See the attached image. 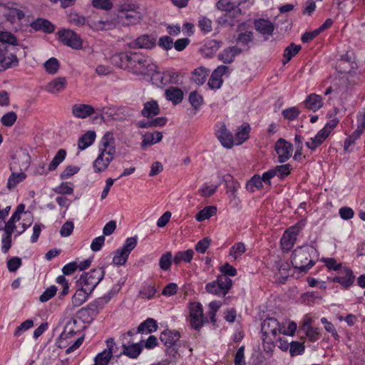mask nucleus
I'll return each instance as SVG.
<instances>
[{"instance_id": "obj_1", "label": "nucleus", "mask_w": 365, "mask_h": 365, "mask_svg": "<svg viewBox=\"0 0 365 365\" xmlns=\"http://www.w3.org/2000/svg\"><path fill=\"white\" fill-rule=\"evenodd\" d=\"M314 252V247L308 245L295 249L291 259L294 268L299 272H307L314 264V262L311 259V254Z\"/></svg>"}, {"instance_id": "obj_2", "label": "nucleus", "mask_w": 365, "mask_h": 365, "mask_svg": "<svg viewBox=\"0 0 365 365\" xmlns=\"http://www.w3.org/2000/svg\"><path fill=\"white\" fill-rule=\"evenodd\" d=\"M130 61V70L135 73L152 75L156 71L157 66L152 63L151 58L141 53H132Z\"/></svg>"}, {"instance_id": "obj_3", "label": "nucleus", "mask_w": 365, "mask_h": 365, "mask_svg": "<svg viewBox=\"0 0 365 365\" xmlns=\"http://www.w3.org/2000/svg\"><path fill=\"white\" fill-rule=\"evenodd\" d=\"M105 271L101 267L94 268L83 274L77 283L84 290L92 292L104 277Z\"/></svg>"}, {"instance_id": "obj_4", "label": "nucleus", "mask_w": 365, "mask_h": 365, "mask_svg": "<svg viewBox=\"0 0 365 365\" xmlns=\"http://www.w3.org/2000/svg\"><path fill=\"white\" fill-rule=\"evenodd\" d=\"M240 4L233 0H220L217 3V8L224 11L226 14L218 20L219 24L225 26H233V21H228V16L237 17L241 15V9L238 7Z\"/></svg>"}, {"instance_id": "obj_5", "label": "nucleus", "mask_w": 365, "mask_h": 365, "mask_svg": "<svg viewBox=\"0 0 365 365\" xmlns=\"http://www.w3.org/2000/svg\"><path fill=\"white\" fill-rule=\"evenodd\" d=\"M232 285V280L225 275H219L215 281L206 284L205 289L208 293L225 296Z\"/></svg>"}, {"instance_id": "obj_6", "label": "nucleus", "mask_w": 365, "mask_h": 365, "mask_svg": "<svg viewBox=\"0 0 365 365\" xmlns=\"http://www.w3.org/2000/svg\"><path fill=\"white\" fill-rule=\"evenodd\" d=\"M189 312L190 324L195 330H200L202 325L208 322L203 314L202 304L199 302L190 303Z\"/></svg>"}, {"instance_id": "obj_7", "label": "nucleus", "mask_w": 365, "mask_h": 365, "mask_svg": "<svg viewBox=\"0 0 365 365\" xmlns=\"http://www.w3.org/2000/svg\"><path fill=\"white\" fill-rule=\"evenodd\" d=\"M137 245L136 237H129L125 240V242L122 248L117 250L114 252L113 257V263L116 265H124L128 259L131 251Z\"/></svg>"}, {"instance_id": "obj_8", "label": "nucleus", "mask_w": 365, "mask_h": 365, "mask_svg": "<svg viewBox=\"0 0 365 365\" xmlns=\"http://www.w3.org/2000/svg\"><path fill=\"white\" fill-rule=\"evenodd\" d=\"M14 48L9 46L6 48V51L0 53V72L18 66L19 59L13 51Z\"/></svg>"}, {"instance_id": "obj_9", "label": "nucleus", "mask_w": 365, "mask_h": 365, "mask_svg": "<svg viewBox=\"0 0 365 365\" xmlns=\"http://www.w3.org/2000/svg\"><path fill=\"white\" fill-rule=\"evenodd\" d=\"M133 110L128 107L108 108L103 114L114 120L123 121L133 115Z\"/></svg>"}, {"instance_id": "obj_10", "label": "nucleus", "mask_w": 365, "mask_h": 365, "mask_svg": "<svg viewBox=\"0 0 365 365\" xmlns=\"http://www.w3.org/2000/svg\"><path fill=\"white\" fill-rule=\"evenodd\" d=\"M300 230L301 227L295 225L290 227L284 232L281 238V246L283 250L288 252L292 248Z\"/></svg>"}, {"instance_id": "obj_11", "label": "nucleus", "mask_w": 365, "mask_h": 365, "mask_svg": "<svg viewBox=\"0 0 365 365\" xmlns=\"http://www.w3.org/2000/svg\"><path fill=\"white\" fill-rule=\"evenodd\" d=\"M275 150L278 155V161L284 163L292 156V145L283 138H279L275 143Z\"/></svg>"}, {"instance_id": "obj_12", "label": "nucleus", "mask_w": 365, "mask_h": 365, "mask_svg": "<svg viewBox=\"0 0 365 365\" xmlns=\"http://www.w3.org/2000/svg\"><path fill=\"white\" fill-rule=\"evenodd\" d=\"M59 38L65 45L75 49L82 47L81 38L71 30H62L58 32Z\"/></svg>"}, {"instance_id": "obj_13", "label": "nucleus", "mask_w": 365, "mask_h": 365, "mask_svg": "<svg viewBox=\"0 0 365 365\" xmlns=\"http://www.w3.org/2000/svg\"><path fill=\"white\" fill-rule=\"evenodd\" d=\"M107 349L99 353L95 358V363L97 365H108L112 358L113 348L115 346L114 339L109 338L106 340Z\"/></svg>"}, {"instance_id": "obj_14", "label": "nucleus", "mask_w": 365, "mask_h": 365, "mask_svg": "<svg viewBox=\"0 0 365 365\" xmlns=\"http://www.w3.org/2000/svg\"><path fill=\"white\" fill-rule=\"evenodd\" d=\"M95 112V108L90 104L76 103L71 107V113L77 118H87L93 115Z\"/></svg>"}, {"instance_id": "obj_15", "label": "nucleus", "mask_w": 365, "mask_h": 365, "mask_svg": "<svg viewBox=\"0 0 365 365\" xmlns=\"http://www.w3.org/2000/svg\"><path fill=\"white\" fill-rule=\"evenodd\" d=\"M217 127L215 133L217 139L225 148H231L234 144L232 133L227 129L224 123H220Z\"/></svg>"}, {"instance_id": "obj_16", "label": "nucleus", "mask_w": 365, "mask_h": 365, "mask_svg": "<svg viewBox=\"0 0 365 365\" xmlns=\"http://www.w3.org/2000/svg\"><path fill=\"white\" fill-rule=\"evenodd\" d=\"M113 159V155H109L103 152H100L98 156L93 163L94 172L101 173L105 171Z\"/></svg>"}, {"instance_id": "obj_17", "label": "nucleus", "mask_w": 365, "mask_h": 365, "mask_svg": "<svg viewBox=\"0 0 365 365\" xmlns=\"http://www.w3.org/2000/svg\"><path fill=\"white\" fill-rule=\"evenodd\" d=\"M100 152H103L109 155L115 154V147L114 145V137L111 132H107L103 136L99 146Z\"/></svg>"}, {"instance_id": "obj_18", "label": "nucleus", "mask_w": 365, "mask_h": 365, "mask_svg": "<svg viewBox=\"0 0 365 365\" xmlns=\"http://www.w3.org/2000/svg\"><path fill=\"white\" fill-rule=\"evenodd\" d=\"M280 325L274 318H267L262 323V332L264 336L272 334L274 336L279 331Z\"/></svg>"}, {"instance_id": "obj_19", "label": "nucleus", "mask_w": 365, "mask_h": 365, "mask_svg": "<svg viewBox=\"0 0 365 365\" xmlns=\"http://www.w3.org/2000/svg\"><path fill=\"white\" fill-rule=\"evenodd\" d=\"M255 29L263 36H271L273 34L274 24L267 19H259L254 22Z\"/></svg>"}, {"instance_id": "obj_20", "label": "nucleus", "mask_w": 365, "mask_h": 365, "mask_svg": "<svg viewBox=\"0 0 365 365\" xmlns=\"http://www.w3.org/2000/svg\"><path fill=\"white\" fill-rule=\"evenodd\" d=\"M131 53L132 52L115 53L111 57V62L117 67L130 70Z\"/></svg>"}, {"instance_id": "obj_21", "label": "nucleus", "mask_w": 365, "mask_h": 365, "mask_svg": "<svg viewBox=\"0 0 365 365\" xmlns=\"http://www.w3.org/2000/svg\"><path fill=\"white\" fill-rule=\"evenodd\" d=\"M67 86L66 77H57L51 81L46 86V90L52 93L56 94L63 91Z\"/></svg>"}, {"instance_id": "obj_22", "label": "nucleus", "mask_w": 365, "mask_h": 365, "mask_svg": "<svg viewBox=\"0 0 365 365\" xmlns=\"http://www.w3.org/2000/svg\"><path fill=\"white\" fill-rule=\"evenodd\" d=\"M119 22L123 26H131L140 22L142 18L140 12L118 14Z\"/></svg>"}, {"instance_id": "obj_23", "label": "nucleus", "mask_w": 365, "mask_h": 365, "mask_svg": "<svg viewBox=\"0 0 365 365\" xmlns=\"http://www.w3.org/2000/svg\"><path fill=\"white\" fill-rule=\"evenodd\" d=\"M312 319H307L304 321L301 329L305 333L306 336L309 338V339L312 341H317L320 337V334L319 331V329L317 327H313L311 325Z\"/></svg>"}, {"instance_id": "obj_24", "label": "nucleus", "mask_w": 365, "mask_h": 365, "mask_svg": "<svg viewBox=\"0 0 365 365\" xmlns=\"http://www.w3.org/2000/svg\"><path fill=\"white\" fill-rule=\"evenodd\" d=\"M180 339L178 331L165 330L161 333L160 339L168 348L173 347Z\"/></svg>"}, {"instance_id": "obj_25", "label": "nucleus", "mask_w": 365, "mask_h": 365, "mask_svg": "<svg viewBox=\"0 0 365 365\" xmlns=\"http://www.w3.org/2000/svg\"><path fill=\"white\" fill-rule=\"evenodd\" d=\"M354 278L352 271L345 268L339 276L334 278V281L341 284L344 287H349L354 283Z\"/></svg>"}, {"instance_id": "obj_26", "label": "nucleus", "mask_w": 365, "mask_h": 365, "mask_svg": "<svg viewBox=\"0 0 365 365\" xmlns=\"http://www.w3.org/2000/svg\"><path fill=\"white\" fill-rule=\"evenodd\" d=\"M329 134L330 133L328 128H323L318 132L314 138H311L310 141L306 143V145L312 150H315L317 147L320 145L325 140Z\"/></svg>"}, {"instance_id": "obj_27", "label": "nucleus", "mask_w": 365, "mask_h": 365, "mask_svg": "<svg viewBox=\"0 0 365 365\" xmlns=\"http://www.w3.org/2000/svg\"><path fill=\"white\" fill-rule=\"evenodd\" d=\"M241 52V48H237V46H232L225 48L219 54L218 57L220 60H221L225 63H230L234 61L235 57L240 54Z\"/></svg>"}, {"instance_id": "obj_28", "label": "nucleus", "mask_w": 365, "mask_h": 365, "mask_svg": "<svg viewBox=\"0 0 365 365\" xmlns=\"http://www.w3.org/2000/svg\"><path fill=\"white\" fill-rule=\"evenodd\" d=\"M304 103L305 107L312 111H317L323 106L322 96L315 93L309 95Z\"/></svg>"}, {"instance_id": "obj_29", "label": "nucleus", "mask_w": 365, "mask_h": 365, "mask_svg": "<svg viewBox=\"0 0 365 365\" xmlns=\"http://www.w3.org/2000/svg\"><path fill=\"white\" fill-rule=\"evenodd\" d=\"M162 138L163 133L161 132L155 131L154 133H146L143 135L141 147L143 149H145L148 146L160 142Z\"/></svg>"}, {"instance_id": "obj_30", "label": "nucleus", "mask_w": 365, "mask_h": 365, "mask_svg": "<svg viewBox=\"0 0 365 365\" xmlns=\"http://www.w3.org/2000/svg\"><path fill=\"white\" fill-rule=\"evenodd\" d=\"M87 24L90 28L96 31L110 29L113 26V23L110 21H103L92 18L88 19Z\"/></svg>"}, {"instance_id": "obj_31", "label": "nucleus", "mask_w": 365, "mask_h": 365, "mask_svg": "<svg viewBox=\"0 0 365 365\" xmlns=\"http://www.w3.org/2000/svg\"><path fill=\"white\" fill-rule=\"evenodd\" d=\"M31 26L36 31L41 30L46 33H52L54 31V26L44 19H37L31 24Z\"/></svg>"}, {"instance_id": "obj_32", "label": "nucleus", "mask_w": 365, "mask_h": 365, "mask_svg": "<svg viewBox=\"0 0 365 365\" xmlns=\"http://www.w3.org/2000/svg\"><path fill=\"white\" fill-rule=\"evenodd\" d=\"M158 80L160 81L162 85H166L167 83H178L179 81V74L175 72H164L163 73H157L155 75Z\"/></svg>"}, {"instance_id": "obj_33", "label": "nucleus", "mask_w": 365, "mask_h": 365, "mask_svg": "<svg viewBox=\"0 0 365 365\" xmlns=\"http://www.w3.org/2000/svg\"><path fill=\"white\" fill-rule=\"evenodd\" d=\"M160 113V108L157 101H150L144 104L143 109L141 111L143 116L150 118L153 115H157Z\"/></svg>"}, {"instance_id": "obj_34", "label": "nucleus", "mask_w": 365, "mask_h": 365, "mask_svg": "<svg viewBox=\"0 0 365 365\" xmlns=\"http://www.w3.org/2000/svg\"><path fill=\"white\" fill-rule=\"evenodd\" d=\"M96 133L92 130L86 132L83 135L78 142V146L80 150H84L89 147L95 140Z\"/></svg>"}, {"instance_id": "obj_35", "label": "nucleus", "mask_w": 365, "mask_h": 365, "mask_svg": "<svg viewBox=\"0 0 365 365\" xmlns=\"http://www.w3.org/2000/svg\"><path fill=\"white\" fill-rule=\"evenodd\" d=\"M165 96L168 100L177 104L182 101L183 92L178 88L171 87L165 91Z\"/></svg>"}, {"instance_id": "obj_36", "label": "nucleus", "mask_w": 365, "mask_h": 365, "mask_svg": "<svg viewBox=\"0 0 365 365\" xmlns=\"http://www.w3.org/2000/svg\"><path fill=\"white\" fill-rule=\"evenodd\" d=\"M91 294V292H87L84 290L83 287H81V289H78L75 292L71 299L73 306L75 307L81 306L84 302H86L87 297Z\"/></svg>"}, {"instance_id": "obj_37", "label": "nucleus", "mask_w": 365, "mask_h": 365, "mask_svg": "<svg viewBox=\"0 0 365 365\" xmlns=\"http://www.w3.org/2000/svg\"><path fill=\"white\" fill-rule=\"evenodd\" d=\"M250 126L248 123L242 124L235 133L236 144L240 145L249 138Z\"/></svg>"}, {"instance_id": "obj_38", "label": "nucleus", "mask_w": 365, "mask_h": 365, "mask_svg": "<svg viewBox=\"0 0 365 365\" xmlns=\"http://www.w3.org/2000/svg\"><path fill=\"white\" fill-rule=\"evenodd\" d=\"M194 255V251L188 249L185 251L178 252L173 257V262L175 264H180L181 262H190Z\"/></svg>"}, {"instance_id": "obj_39", "label": "nucleus", "mask_w": 365, "mask_h": 365, "mask_svg": "<svg viewBox=\"0 0 365 365\" xmlns=\"http://www.w3.org/2000/svg\"><path fill=\"white\" fill-rule=\"evenodd\" d=\"M158 325L156 321L152 318H149L138 326V332L149 334L156 331Z\"/></svg>"}, {"instance_id": "obj_40", "label": "nucleus", "mask_w": 365, "mask_h": 365, "mask_svg": "<svg viewBox=\"0 0 365 365\" xmlns=\"http://www.w3.org/2000/svg\"><path fill=\"white\" fill-rule=\"evenodd\" d=\"M209 71L203 67H200L194 70L192 73V80L197 85H202L208 76Z\"/></svg>"}, {"instance_id": "obj_41", "label": "nucleus", "mask_w": 365, "mask_h": 365, "mask_svg": "<svg viewBox=\"0 0 365 365\" xmlns=\"http://www.w3.org/2000/svg\"><path fill=\"white\" fill-rule=\"evenodd\" d=\"M217 212L215 206H207L199 211L195 215V219L198 222H202L215 215Z\"/></svg>"}, {"instance_id": "obj_42", "label": "nucleus", "mask_w": 365, "mask_h": 365, "mask_svg": "<svg viewBox=\"0 0 365 365\" xmlns=\"http://www.w3.org/2000/svg\"><path fill=\"white\" fill-rule=\"evenodd\" d=\"M227 192L229 194L230 197L235 199L237 197V191L240 187L238 182L234 180L231 176H227L225 179Z\"/></svg>"}, {"instance_id": "obj_43", "label": "nucleus", "mask_w": 365, "mask_h": 365, "mask_svg": "<svg viewBox=\"0 0 365 365\" xmlns=\"http://www.w3.org/2000/svg\"><path fill=\"white\" fill-rule=\"evenodd\" d=\"M123 353L130 358H136L141 352L142 349L139 344H132L131 345H126L123 344Z\"/></svg>"}, {"instance_id": "obj_44", "label": "nucleus", "mask_w": 365, "mask_h": 365, "mask_svg": "<svg viewBox=\"0 0 365 365\" xmlns=\"http://www.w3.org/2000/svg\"><path fill=\"white\" fill-rule=\"evenodd\" d=\"M302 48L300 45H295L294 43H291L289 46H287L284 52V58L282 60V63H287L293 56H294Z\"/></svg>"}, {"instance_id": "obj_45", "label": "nucleus", "mask_w": 365, "mask_h": 365, "mask_svg": "<svg viewBox=\"0 0 365 365\" xmlns=\"http://www.w3.org/2000/svg\"><path fill=\"white\" fill-rule=\"evenodd\" d=\"M76 323L77 321L73 319H70L67 322L64 331L60 335V342H63V340H66L69 336H73L74 334H76V331L74 330L73 327L76 324Z\"/></svg>"}, {"instance_id": "obj_46", "label": "nucleus", "mask_w": 365, "mask_h": 365, "mask_svg": "<svg viewBox=\"0 0 365 365\" xmlns=\"http://www.w3.org/2000/svg\"><path fill=\"white\" fill-rule=\"evenodd\" d=\"M155 38L148 35H143L136 39V44L140 48H150L155 44Z\"/></svg>"}, {"instance_id": "obj_47", "label": "nucleus", "mask_w": 365, "mask_h": 365, "mask_svg": "<svg viewBox=\"0 0 365 365\" xmlns=\"http://www.w3.org/2000/svg\"><path fill=\"white\" fill-rule=\"evenodd\" d=\"M26 178V175L21 173H13L10 175L7 182V187L9 190L14 189L19 183L24 180Z\"/></svg>"}, {"instance_id": "obj_48", "label": "nucleus", "mask_w": 365, "mask_h": 365, "mask_svg": "<svg viewBox=\"0 0 365 365\" xmlns=\"http://www.w3.org/2000/svg\"><path fill=\"white\" fill-rule=\"evenodd\" d=\"M66 151L64 149H60L53 158L48 165V170L53 171L56 169L58 165L65 159Z\"/></svg>"}, {"instance_id": "obj_49", "label": "nucleus", "mask_w": 365, "mask_h": 365, "mask_svg": "<svg viewBox=\"0 0 365 365\" xmlns=\"http://www.w3.org/2000/svg\"><path fill=\"white\" fill-rule=\"evenodd\" d=\"M272 170H274L275 176H277L280 179H283L290 174L292 168L290 164H285L277 165Z\"/></svg>"}, {"instance_id": "obj_50", "label": "nucleus", "mask_w": 365, "mask_h": 365, "mask_svg": "<svg viewBox=\"0 0 365 365\" xmlns=\"http://www.w3.org/2000/svg\"><path fill=\"white\" fill-rule=\"evenodd\" d=\"M246 251L245 245L243 242H237L235 243L230 249V255L234 258V259H237L240 258L243 253Z\"/></svg>"}, {"instance_id": "obj_51", "label": "nucleus", "mask_w": 365, "mask_h": 365, "mask_svg": "<svg viewBox=\"0 0 365 365\" xmlns=\"http://www.w3.org/2000/svg\"><path fill=\"white\" fill-rule=\"evenodd\" d=\"M17 120V114L14 111L5 113L1 118V123L6 127H11Z\"/></svg>"}, {"instance_id": "obj_52", "label": "nucleus", "mask_w": 365, "mask_h": 365, "mask_svg": "<svg viewBox=\"0 0 365 365\" xmlns=\"http://www.w3.org/2000/svg\"><path fill=\"white\" fill-rule=\"evenodd\" d=\"M0 41L6 45H9L11 47L16 44V38L10 32L1 31L0 32Z\"/></svg>"}, {"instance_id": "obj_53", "label": "nucleus", "mask_w": 365, "mask_h": 365, "mask_svg": "<svg viewBox=\"0 0 365 365\" xmlns=\"http://www.w3.org/2000/svg\"><path fill=\"white\" fill-rule=\"evenodd\" d=\"M86 18L77 13H71L68 16V22L76 26H82L87 24Z\"/></svg>"}, {"instance_id": "obj_54", "label": "nucleus", "mask_w": 365, "mask_h": 365, "mask_svg": "<svg viewBox=\"0 0 365 365\" xmlns=\"http://www.w3.org/2000/svg\"><path fill=\"white\" fill-rule=\"evenodd\" d=\"M262 187V181L261 177L259 175H254L246 185V188L251 192L255 191V188H260Z\"/></svg>"}, {"instance_id": "obj_55", "label": "nucleus", "mask_w": 365, "mask_h": 365, "mask_svg": "<svg viewBox=\"0 0 365 365\" xmlns=\"http://www.w3.org/2000/svg\"><path fill=\"white\" fill-rule=\"evenodd\" d=\"M172 257L171 252H167L160 257L159 266L163 270H168L170 269L172 264Z\"/></svg>"}, {"instance_id": "obj_56", "label": "nucleus", "mask_w": 365, "mask_h": 365, "mask_svg": "<svg viewBox=\"0 0 365 365\" xmlns=\"http://www.w3.org/2000/svg\"><path fill=\"white\" fill-rule=\"evenodd\" d=\"M46 71L50 74L56 73L59 68L58 61L56 58H51L44 63Z\"/></svg>"}, {"instance_id": "obj_57", "label": "nucleus", "mask_w": 365, "mask_h": 365, "mask_svg": "<svg viewBox=\"0 0 365 365\" xmlns=\"http://www.w3.org/2000/svg\"><path fill=\"white\" fill-rule=\"evenodd\" d=\"M363 133V129H361L360 126H358L356 130L349 136L344 141V149L348 150V148L354 143L355 140H357L361 135Z\"/></svg>"}, {"instance_id": "obj_58", "label": "nucleus", "mask_w": 365, "mask_h": 365, "mask_svg": "<svg viewBox=\"0 0 365 365\" xmlns=\"http://www.w3.org/2000/svg\"><path fill=\"white\" fill-rule=\"evenodd\" d=\"M356 63L352 62L349 63L347 58H341L338 62V67L341 73H349L355 68Z\"/></svg>"}, {"instance_id": "obj_59", "label": "nucleus", "mask_w": 365, "mask_h": 365, "mask_svg": "<svg viewBox=\"0 0 365 365\" xmlns=\"http://www.w3.org/2000/svg\"><path fill=\"white\" fill-rule=\"evenodd\" d=\"M91 4L96 9L106 11L110 10L113 6L111 0H92Z\"/></svg>"}, {"instance_id": "obj_60", "label": "nucleus", "mask_w": 365, "mask_h": 365, "mask_svg": "<svg viewBox=\"0 0 365 365\" xmlns=\"http://www.w3.org/2000/svg\"><path fill=\"white\" fill-rule=\"evenodd\" d=\"M189 101L191 106L197 110L203 102V98L196 91H193L190 94Z\"/></svg>"}, {"instance_id": "obj_61", "label": "nucleus", "mask_w": 365, "mask_h": 365, "mask_svg": "<svg viewBox=\"0 0 365 365\" xmlns=\"http://www.w3.org/2000/svg\"><path fill=\"white\" fill-rule=\"evenodd\" d=\"M299 110L297 107H291L282 111V115L285 119L293 120L299 116Z\"/></svg>"}, {"instance_id": "obj_62", "label": "nucleus", "mask_w": 365, "mask_h": 365, "mask_svg": "<svg viewBox=\"0 0 365 365\" xmlns=\"http://www.w3.org/2000/svg\"><path fill=\"white\" fill-rule=\"evenodd\" d=\"M57 292V287L54 285H51L48 287L45 292L40 296L39 300L41 302H46L51 299L53 297L55 296Z\"/></svg>"}, {"instance_id": "obj_63", "label": "nucleus", "mask_w": 365, "mask_h": 365, "mask_svg": "<svg viewBox=\"0 0 365 365\" xmlns=\"http://www.w3.org/2000/svg\"><path fill=\"white\" fill-rule=\"evenodd\" d=\"M304 351V346L303 343L299 341H291L290 342V348L289 353L293 356H297L301 354Z\"/></svg>"}, {"instance_id": "obj_64", "label": "nucleus", "mask_w": 365, "mask_h": 365, "mask_svg": "<svg viewBox=\"0 0 365 365\" xmlns=\"http://www.w3.org/2000/svg\"><path fill=\"white\" fill-rule=\"evenodd\" d=\"M155 293H156V289L155 288V287L152 284H149V285L145 287L140 292V297L142 299H150L155 296Z\"/></svg>"}]
</instances>
